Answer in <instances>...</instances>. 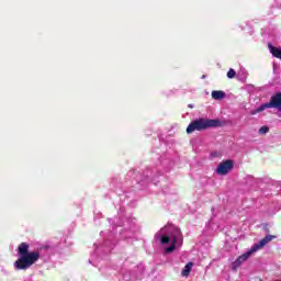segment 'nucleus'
I'll list each match as a JSON object with an SVG mask.
<instances>
[{"instance_id": "19", "label": "nucleus", "mask_w": 281, "mask_h": 281, "mask_svg": "<svg viewBox=\"0 0 281 281\" xmlns=\"http://www.w3.org/2000/svg\"><path fill=\"white\" fill-rule=\"evenodd\" d=\"M202 78H205V76H202Z\"/></svg>"}, {"instance_id": "3", "label": "nucleus", "mask_w": 281, "mask_h": 281, "mask_svg": "<svg viewBox=\"0 0 281 281\" xmlns=\"http://www.w3.org/2000/svg\"><path fill=\"white\" fill-rule=\"evenodd\" d=\"M273 238H276V236L267 235L265 238H262L257 244H255L247 252L239 256L232 265L233 271H236L238 269V267H240V265H243V262H246L254 254H256V251H258V250L262 249V247L269 245V243H271V240H273Z\"/></svg>"}, {"instance_id": "16", "label": "nucleus", "mask_w": 281, "mask_h": 281, "mask_svg": "<svg viewBox=\"0 0 281 281\" xmlns=\"http://www.w3.org/2000/svg\"><path fill=\"white\" fill-rule=\"evenodd\" d=\"M120 216H124V210L123 209L120 210Z\"/></svg>"}, {"instance_id": "14", "label": "nucleus", "mask_w": 281, "mask_h": 281, "mask_svg": "<svg viewBox=\"0 0 281 281\" xmlns=\"http://www.w3.org/2000/svg\"><path fill=\"white\" fill-rule=\"evenodd\" d=\"M235 77H236V70L231 68L227 72V78L232 79V78H235Z\"/></svg>"}, {"instance_id": "1", "label": "nucleus", "mask_w": 281, "mask_h": 281, "mask_svg": "<svg viewBox=\"0 0 281 281\" xmlns=\"http://www.w3.org/2000/svg\"><path fill=\"white\" fill-rule=\"evenodd\" d=\"M49 249H52V246L42 245L35 250L30 251V245L27 243L20 244L18 247V254L20 257L14 262L15 269H18V271H26V269H30V267L36 265L37 260L45 258Z\"/></svg>"}, {"instance_id": "8", "label": "nucleus", "mask_w": 281, "mask_h": 281, "mask_svg": "<svg viewBox=\"0 0 281 281\" xmlns=\"http://www.w3.org/2000/svg\"><path fill=\"white\" fill-rule=\"evenodd\" d=\"M269 50L274 56V58H280L281 59V48L274 47L271 44H268Z\"/></svg>"}, {"instance_id": "10", "label": "nucleus", "mask_w": 281, "mask_h": 281, "mask_svg": "<svg viewBox=\"0 0 281 281\" xmlns=\"http://www.w3.org/2000/svg\"><path fill=\"white\" fill-rule=\"evenodd\" d=\"M192 267H194V263L188 262L184 266V268H183V270L181 272V276H183L184 278H188V276H190V271H192Z\"/></svg>"}, {"instance_id": "15", "label": "nucleus", "mask_w": 281, "mask_h": 281, "mask_svg": "<svg viewBox=\"0 0 281 281\" xmlns=\"http://www.w3.org/2000/svg\"><path fill=\"white\" fill-rule=\"evenodd\" d=\"M109 241H105L103 247H105V251H111V248H108Z\"/></svg>"}, {"instance_id": "18", "label": "nucleus", "mask_w": 281, "mask_h": 281, "mask_svg": "<svg viewBox=\"0 0 281 281\" xmlns=\"http://www.w3.org/2000/svg\"><path fill=\"white\" fill-rule=\"evenodd\" d=\"M189 106L192 109V105H191V104H190Z\"/></svg>"}, {"instance_id": "13", "label": "nucleus", "mask_w": 281, "mask_h": 281, "mask_svg": "<svg viewBox=\"0 0 281 281\" xmlns=\"http://www.w3.org/2000/svg\"><path fill=\"white\" fill-rule=\"evenodd\" d=\"M258 133L259 135H267V133H269V126H262L259 128Z\"/></svg>"}, {"instance_id": "12", "label": "nucleus", "mask_w": 281, "mask_h": 281, "mask_svg": "<svg viewBox=\"0 0 281 281\" xmlns=\"http://www.w3.org/2000/svg\"><path fill=\"white\" fill-rule=\"evenodd\" d=\"M238 76H239V80H247V70L241 69V70L238 72Z\"/></svg>"}, {"instance_id": "9", "label": "nucleus", "mask_w": 281, "mask_h": 281, "mask_svg": "<svg viewBox=\"0 0 281 281\" xmlns=\"http://www.w3.org/2000/svg\"><path fill=\"white\" fill-rule=\"evenodd\" d=\"M213 100H223L225 98V91L213 90L211 93Z\"/></svg>"}, {"instance_id": "11", "label": "nucleus", "mask_w": 281, "mask_h": 281, "mask_svg": "<svg viewBox=\"0 0 281 281\" xmlns=\"http://www.w3.org/2000/svg\"><path fill=\"white\" fill-rule=\"evenodd\" d=\"M110 223H113V225H116L117 227H122V225L126 226V223L115 218V220H110Z\"/></svg>"}, {"instance_id": "7", "label": "nucleus", "mask_w": 281, "mask_h": 281, "mask_svg": "<svg viewBox=\"0 0 281 281\" xmlns=\"http://www.w3.org/2000/svg\"><path fill=\"white\" fill-rule=\"evenodd\" d=\"M155 177H156V171L147 170L143 173V179L139 181V183L145 184L153 181L155 184H157V182H155L156 181Z\"/></svg>"}, {"instance_id": "5", "label": "nucleus", "mask_w": 281, "mask_h": 281, "mask_svg": "<svg viewBox=\"0 0 281 281\" xmlns=\"http://www.w3.org/2000/svg\"><path fill=\"white\" fill-rule=\"evenodd\" d=\"M267 109H278L281 113V92H277L270 98V102L261 104L259 108H257L252 115H256V113H262V111H267Z\"/></svg>"}, {"instance_id": "2", "label": "nucleus", "mask_w": 281, "mask_h": 281, "mask_svg": "<svg viewBox=\"0 0 281 281\" xmlns=\"http://www.w3.org/2000/svg\"><path fill=\"white\" fill-rule=\"evenodd\" d=\"M156 238H158L161 245H170L165 248V254H172L177 247H181L183 243V236H181V231L172 224H169L160 229L159 233L156 234Z\"/></svg>"}, {"instance_id": "17", "label": "nucleus", "mask_w": 281, "mask_h": 281, "mask_svg": "<svg viewBox=\"0 0 281 281\" xmlns=\"http://www.w3.org/2000/svg\"><path fill=\"white\" fill-rule=\"evenodd\" d=\"M126 223H127V224L131 223V220H126Z\"/></svg>"}, {"instance_id": "6", "label": "nucleus", "mask_w": 281, "mask_h": 281, "mask_svg": "<svg viewBox=\"0 0 281 281\" xmlns=\"http://www.w3.org/2000/svg\"><path fill=\"white\" fill-rule=\"evenodd\" d=\"M232 168H234V161L226 160V161L221 162L217 166L216 172H217V175H227V172H229V170H232Z\"/></svg>"}, {"instance_id": "4", "label": "nucleus", "mask_w": 281, "mask_h": 281, "mask_svg": "<svg viewBox=\"0 0 281 281\" xmlns=\"http://www.w3.org/2000/svg\"><path fill=\"white\" fill-rule=\"evenodd\" d=\"M223 126V122L218 119H198L190 123L187 133L192 134L194 131H207V128H218Z\"/></svg>"}]
</instances>
